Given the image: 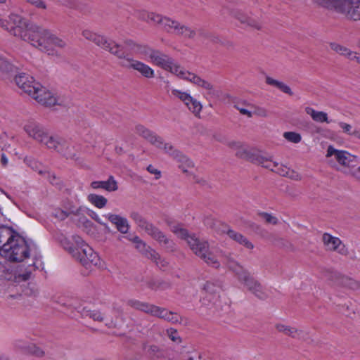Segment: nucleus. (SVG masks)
<instances>
[{
	"label": "nucleus",
	"mask_w": 360,
	"mask_h": 360,
	"mask_svg": "<svg viewBox=\"0 0 360 360\" xmlns=\"http://www.w3.org/2000/svg\"><path fill=\"white\" fill-rule=\"evenodd\" d=\"M199 34L201 35L202 37L206 38V39H210V41L214 42V43H218L219 42V38L217 37V36H215L211 33H209V32H205L202 30H199Z\"/></svg>",
	"instance_id": "obj_56"
},
{
	"label": "nucleus",
	"mask_w": 360,
	"mask_h": 360,
	"mask_svg": "<svg viewBox=\"0 0 360 360\" xmlns=\"http://www.w3.org/2000/svg\"><path fill=\"white\" fill-rule=\"evenodd\" d=\"M118 60L119 65L123 68L136 70L143 77L148 79L153 78L155 77V72L149 65L134 59L124 51Z\"/></svg>",
	"instance_id": "obj_13"
},
{
	"label": "nucleus",
	"mask_w": 360,
	"mask_h": 360,
	"mask_svg": "<svg viewBox=\"0 0 360 360\" xmlns=\"http://www.w3.org/2000/svg\"><path fill=\"white\" fill-rule=\"evenodd\" d=\"M322 240L326 249L330 251H335L339 245H340V239L334 237L329 233H325L323 235Z\"/></svg>",
	"instance_id": "obj_32"
},
{
	"label": "nucleus",
	"mask_w": 360,
	"mask_h": 360,
	"mask_svg": "<svg viewBox=\"0 0 360 360\" xmlns=\"http://www.w3.org/2000/svg\"><path fill=\"white\" fill-rule=\"evenodd\" d=\"M146 302H141L136 299H129L127 301V305L139 311H142Z\"/></svg>",
	"instance_id": "obj_53"
},
{
	"label": "nucleus",
	"mask_w": 360,
	"mask_h": 360,
	"mask_svg": "<svg viewBox=\"0 0 360 360\" xmlns=\"http://www.w3.org/2000/svg\"><path fill=\"white\" fill-rule=\"evenodd\" d=\"M158 318L163 319L173 323H181L182 317L176 313L168 311L167 309L160 307Z\"/></svg>",
	"instance_id": "obj_30"
},
{
	"label": "nucleus",
	"mask_w": 360,
	"mask_h": 360,
	"mask_svg": "<svg viewBox=\"0 0 360 360\" xmlns=\"http://www.w3.org/2000/svg\"><path fill=\"white\" fill-rule=\"evenodd\" d=\"M220 288L221 283L219 282H206L203 286L204 295L200 300L202 304L207 307L211 304H214L219 298Z\"/></svg>",
	"instance_id": "obj_16"
},
{
	"label": "nucleus",
	"mask_w": 360,
	"mask_h": 360,
	"mask_svg": "<svg viewBox=\"0 0 360 360\" xmlns=\"http://www.w3.org/2000/svg\"><path fill=\"white\" fill-rule=\"evenodd\" d=\"M236 155L237 157L250 161L251 162L261 165L265 168L274 171V167L278 166V163L273 162L271 156L265 155L260 152L250 150L248 147L243 143L240 147L236 150Z\"/></svg>",
	"instance_id": "obj_12"
},
{
	"label": "nucleus",
	"mask_w": 360,
	"mask_h": 360,
	"mask_svg": "<svg viewBox=\"0 0 360 360\" xmlns=\"http://www.w3.org/2000/svg\"><path fill=\"white\" fill-rule=\"evenodd\" d=\"M283 137L288 141L294 143H297L301 141L302 136L299 133L294 131H286L283 134Z\"/></svg>",
	"instance_id": "obj_47"
},
{
	"label": "nucleus",
	"mask_w": 360,
	"mask_h": 360,
	"mask_svg": "<svg viewBox=\"0 0 360 360\" xmlns=\"http://www.w3.org/2000/svg\"><path fill=\"white\" fill-rule=\"evenodd\" d=\"M237 278L238 280L244 285V286L249 292L255 285H256V283L258 282V281L256 280L246 269L238 275Z\"/></svg>",
	"instance_id": "obj_26"
},
{
	"label": "nucleus",
	"mask_w": 360,
	"mask_h": 360,
	"mask_svg": "<svg viewBox=\"0 0 360 360\" xmlns=\"http://www.w3.org/2000/svg\"><path fill=\"white\" fill-rule=\"evenodd\" d=\"M143 348L145 353L150 357L158 356L160 351L159 347L155 345H144Z\"/></svg>",
	"instance_id": "obj_48"
},
{
	"label": "nucleus",
	"mask_w": 360,
	"mask_h": 360,
	"mask_svg": "<svg viewBox=\"0 0 360 360\" xmlns=\"http://www.w3.org/2000/svg\"><path fill=\"white\" fill-rule=\"evenodd\" d=\"M82 316L89 317L94 321L102 322L104 320L103 314L98 310H91L87 307H84L81 311Z\"/></svg>",
	"instance_id": "obj_38"
},
{
	"label": "nucleus",
	"mask_w": 360,
	"mask_h": 360,
	"mask_svg": "<svg viewBox=\"0 0 360 360\" xmlns=\"http://www.w3.org/2000/svg\"><path fill=\"white\" fill-rule=\"evenodd\" d=\"M160 307L158 306L146 302L145 307H143V309L141 311L150 316L157 317L160 311Z\"/></svg>",
	"instance_id": "obj_46"
},
{
	"label": "nucleus",
	"mask_w": 360,
	"mask_h": 360,
	"mask_svg": "<svg viewBox=\"0 0 360 360\" xmlns=\"http://www.w3.org/2000/svg\"><path fill=\"white\" fill-rule=\"evenodd\" d=\"M266 83L269 85L273 86L281 90L282 92L287 94L290 96L293 95V93L289 86L282 82L274 79L271 77H266Z\"/></svg>",
	"instance_id": "obj_34"
},
{
	"label": "nucleus",
	"mask_w": 360,
	"mask_h": 360,
	"mask_svg": "<svg viewBox=\"0 0 360 360\" xmlns=\"http://www.w3.org/2000/svg\"><path fill=\"white\" fill-rule=\"evenodd\" d=\"M146 15L148 18H149V22H153L155 24H158L160 27H162L163 21L165 18V16L155 13H150V14H146Z\"/></svg>",
	"instance_id": "obj_50"
},
{
	"label": "nucleus",
	"mask_w": 360,
	"mask_h": 360,
	"mask_svg": "<svg viewBox=\"0 0 360 360\" xmlns=\"http://www.w3.org/2000/svg\"><path fill=\"white\" fill-rule=\"evenodd\" d=\"M146 302H141L136 299H129L127 301V305L139 311H142Z\"/></svg>",
	"instance_id": "obj_52"
},
{
	"label": "nucleus",
	"mask_w": 360,
	"mask_h": 360,
	"mask_svg": "<svg viewBox=\"0 0 360 360\" xmlns=\"http://www.w3.org/2000/svg\"><path fill=\"white\" fill-rule=\"evenodd\" d=\"M29 345L22 340H17L14 342V346L16 349H20L25 352H27V347Z\"/></svg>",
	"instance_id": "obj_57"
},
{
	"label": "nucleus",
	"mask_w": 360,
	"mask_h": 360,
	"mask_svg": "<svg viewBox=\"0 0 360 360\" xmlns=\"http://www.w3.org/2000/svg\"><path fill=\"white\" fill-rule=\"evenodd\" d=\"M70 214V212L62 210H56L53 215L56 218L60 219V220H64L66 219Z\"/></svg>",
	"instance_id": "obj_58"
},
{
	"label": "nucleus",
	"mask_w": 360,
	"mask_h": 360,
	"mask_svg": "<svg viewBox=\"0 0 360 360\" xmlns=\"http://www.w3.org/2000/svg\"><path fill=\"white\" fill-rule=\"evenodd\" d=\"M18 234L11 227L0 226V250L4 248L6 244H8L10 241H12L15 238V235Z\"/></svg>",
	"instance_id": "obj_24"
},
{
	"label": "nucleus",
	"mask_w": 360,
	"mask_h": 360,
	"mask_svg": "<svg viewBox=\"0 0 360 360\" xmlns=\"http://www.w3.org/2000/svg\"><path fill=\"white\" fill-rule=\"evenodd\" d=\"M94 189L102 188L107 191L112 192L118 189L117 181L112 176H110L107 181H95L91 183Z\"/></svg>",
	"instance_id": "obj_23"
},
{
	"label": "nucleus",
	"mask_w": 360,
	"mask_h": 360,
	"mask_svg": "<svg viewBox=\"0 0 360 360\" xmlns=\"http://www.w3.org/2000/svg\"><path fill=\"white\" fill-rule=\"evenodd\" d=\"M338 286L347 288L351 290H357L360 285L358 281L343 275Z\"/></svg>",
	"instance_id": "obj_40"
},
{
	"label": "nucleus",
	"mask_w": 360,
	"mask_h": 360,
	"mask_svg": "<svg viewBox=\"0 0 360 360\" xmlns=\"http://www.w3.org/2000/svg\"><path fill=\"white\" fill-rule=\"evenodd\" d=\"M160 141L161 143H155L154 146L159 149L163 150L165 153L176 160L181 152L176 149L171 143L165 142L162 137H160Z\"/></svg>",
	"instance_id": "obj_27"
},
{
	"label": "nucleus",
	"mask_w": 360,
	"mask_h": 360,
	"mask_svg": "<svg viewBox=\"0 0 360 360\" xmlns=\"http://www.w3.org/2000/svg\"><path fill=\"white\" fill-rule=\"evenodd\" d=\"M175 160L179 164V167L184 173L188 172V169L189 168H193L194 167L193 162L182 153H180Z\"/></svg>",
	"instance_id": "obj_37"
},
{
	"label": "nucleus",
	"mask_w": 360,
	"mask_h": 360,
	"mask_svg": "<svg viewBox=\"0 0 360 360\" xmlns=\"http://www.w3.org/2000/svg\"><path fill=\"white\" fill-rule=\"evenodd\" d=\"M323 276L327 280L331 281L333 285L337 286L338 285L343 276L340 273L333 271L332 269H326L323 272Z\"/></svg>",
	"instance_id": "obj_39"
},
{
	"label": "nucleus",
	"mask_w": 360,
	"mask_h": 360,
	"mask_svg": "<svg viewBox=\"0 0 360 360\" xmlns=\"http://www.w3.org/2000/svg\"><path fill=\"white\" fill-rule=\"evenodd\" d=\"M335 251H337L339 254L342 255H347L349 253L348 249L344 244H342V241H340V245L338 246Z\"/></svg>",
	"instance_id": "obj_63"
},
{
	"label": "nucleus",
	"mask_w": 360,
	"mask_h": 360,
	"mask_svg": "<svg viewBox=\"0 0 360 360\" xmlns=\"http://www.w3.org/2000/svg\"><path fill=\"white\" fill-rule=\"evenodd\" d=\"M36 269H38V266H36V262H34L32 264H29L24 271L20 270L18 273V277L22 278L23 281H27L30 278L32 271Z\"/></svg>",
	"instance_id": "obj_45"
},
{
	"label": "nucleus",
	"mask_w": 360,
	"mask_h": 360,
	"mask_svg": "<svg viewBox=\"0 0 360 360\" xmlns=\"http://www.w3.org/2000/svg\"><path fill=\"white\" fill-rule=\"evenodd\" d=\"M169 338L171 339V340H172L174 342H176V343L181 342V338L178 335V333L176 332V330L171 331L170 333L169 334Z\"/></svg>",
	"instance_id": "obj_62"
},
{
	"label": "nucleus",
	"mask_w": 360,
	"mask_h": 360,
	"mask_svg": "<svg viewBox=\"0 0 360 360\" xmlns=\"http://www.w3.org/2000/svg\"><path fill=\"white\" fill-rule=\"evenodd\" d=\"M130 218L141 229L143 230L149 236L156 240L161 246H163L167 251L175 250V243L169 238L166 234L153 223L148 221L138 212H131Z\"/></svg>",
	"instance_id": "obj_6"
},
{
	"label": "nucleus",
	"mask_w": 360,
	"mask_h": 360,
	"mask_svg": "<svg viewBox=\"0 0 360 360\" xmlns=\"http://www.w3.org/2000/svg\"><path fill=\"white\" fill-rule=\"evenodd\" d=\"M176 75H177L181 79L188 80L197 86H198V84L200 83V81L202 79L201 77L195 75L194 73L186 70L182 67L179 68Z\"/></svg>",
	"instance_id": "obj_35"
},
{
	"label": "nucleus",
	"mask_w": 360,
	"mask_h": 360,
	"mask_svg": "<svg viewBox=\"0 0 360 360\" xmlns=\"http://www.w3.org/2000/svg\"><path fill=\"white\" fill-rule=\"evenodd\" d=\"M88 200L98 208L104 207L108 202V200L103 195L96 194H89L87 197Z\"/></svg>",
	"instance_id": "obj_41"
},
{
	"label": "nucleus",
	"mask_w": 360,
	"mask_h": 360,
	"mask_svg": "<svg viewBox=\"0 0 360 360\" xmlns=\"http://www.w3.org/2000/svg\"><path fill=\"white\" fill-rule=\"evenodd\" d=\"M30 250L25 238L18 234L12 241L4 245L0 254L9 261L20 262L30 257Z\"/></svg>",
	"instance_id": "obj_9"
},
{
	"label": "nucleus",
	"mask_w": 360,
	"mask_h": 360,
	"mask_svg": "<svg viewBox=\"0 0 360 360\" xmlns=\"http://www.w3.org/2000/svg\"><path fill=\"white\" fill-rule=\"evenodd\" d=\"M24 161L27 166L31 167L33 170L38 172L39 174L43 175L46 173V171L41 169V165L35 159L32 158H25Z\"/></svg>",
	"instance_id": "obj_44"
},
{
	"label": "nucleus",
	"mask_w": 360,
	"mask_h": 360,
	"mask_svg": "<svg viewBox=\"0 0 360 360\" xmlns=\"http://www.w3.org/2000/svg\"><path fill=\"white\" fill-rule=\"evenodd\" d=\"M160 141L161 143H155L154 146L159 149L163 150L165 153L176 160L181 152L176 149L171 143L165 142L162 137H160Z\"/></svg>",
	"instance_id": "obj_29"
},
{
	"label": "nucleus",
	"mask_w": 360,
	"mask_h": 360,
	"mask_svg": "<svg viewBox=\"0 0 360 360\" xmlns=\"http://www.w3.org/2000/svg\"><path fill=\"white\" fill-rule=\"evenodd\" d=\"M82 34L86 39L93 41L103 50L115 55L118 59L124 52L123 47L120 44L89 30H83Z\"/></svg>",
	"instance_id": "obj_11"
},
{
	"label": "nucleus",
	"mask_w": 360,
	"mask_h": 360,
	"mask_svg": "<svg viewBox=\"0 0 360 360\" xmlns=\"http://www.w3.org/2000/svg\"><path fill=\"white\" fill-rule=\"evenodd\" d=\"M255 114L257 116L260 117H266L267 116V111L264 108L257 107L255 109V111L252 112V115Z\"/></svg>",
	"instance_id": "obj_64"
},
{
	"label": "nucleus",
	"mask_w": 360,
	"mask_h": 360,
	"mask_svg": "<svg viewBox=\"0 0 360 360\" xmlns=\"http://www.w3.org/2000/svg\"><path fill=\"white\" fill-rule=\"evenodd\" d=\"M24 130L30 137L46 148L56 151L67 158L71 156L68 142L62 137L50 134L45 127L39 123L30 122L24 126Z\"/></svg>",
	"instance_id": "obj_3"
},
{
	"label": "nucleus",
	"mask_w": 360,
	"mask_h": 360,
	"mask_svg": "<svg viewBox=\"0 0 360 360\" xmlns=\"http://www.w3.org/2000/svg\"><path fill=\"white\" fill-rule=\"evenodd\" d=\"M74 246L66 240L63 243L64 248L68 250L74 258L86 268L99 263V257L94 250L79 236H72Z\"/></svg>",
	"instance_id": "obj_4"
},
{
	"label": "nucleus",
	"mask_w": 360,
	"mask_h": 360,
	"mask_svg": "<svg viewBox=\"0 0 360 360\" xmlns=\"http://www.w3.org/2000/svg\"><path fill=\"white\" fill-rule=\"evenodd\" d=\"M0 26L11 34L30 42L33 46L49 55H58L52 49L54 46L64 49L67 42L61 38L51 33V32L37 25L30 23L22 16L11 13L8 19H1Z\"/></svg>",
	"instance_id": "obj_1"
},
{
	"label": "nucleus",
	"mask_w": 360,
	"mask_h": 360,
	"mask_svg": "<svg viewBox=\"0 0 360 360\" xmlns=\"http://www.w3.org/2000/svg\"><path fill=\"white\" fill-rule=\"evenodd\" d=\"M250 292L259 300H264L269 297L266 288H264L259 281L256 283V285H255L251 289Z\"/></svg>",
	"instance_id": "obj_42"
},
{
	"label": "nucleus",
	"mask_w": 360,
	"mask_h": 360,
	"mask_svg": "<svg viewBox=\"0 0 360 360\" xmlns=\"http://www.w3.org/2000/svg\"><path fill=\"white\" fill-rule=\"evenodd\" d=\"M130 218L141 229L143 230L149 236L156 240L161 246H163L167 251L175 250V243L169 238L166 234L153 223L148 221L138 212H131Z\"/></svg>",
	"instance_id": "obj_7"
},
{
	"label": "nucleus",
	"mask_w": 360,
	"mask_h": 360,
	"mask_svg": "<svg viewBox=\"0 0 360 360\" xmlns=\"http://www.w3.org/2000/svg\"><path fill=\"white\" fill-rule=\"evenodd\" d=\"M305 112L307 114L309 115L316 122L326 123L330 122V121L328 120L327 113L323 111H316L310 107H307L305 108Z\"/></svg>",
	"instance_id": "obj_33"
},
{
	"label": "nucleus",
	"mask_w": 360,
	"mask_h": 360,
	"mask_svg": "<svg viewBox=\"0 0 360 360\" xmlns=\"http://www.w3.org/2000/svg\"><path fill=\"white\" fill-rule=\"evenodd\" d=\"M172 94L180 99L195 117H200V114L202 108L200 102L193 98L189 94L177 89H173Z\"/></svg>",
	"instance_id": "obj_17"
},
{
	"label": "nucleus",
	"mask_w": 360,
	"mask_h": 360,
	"mask_svg": "<svg viewBox=\"0 0 360 360\" xmlns=\"http://www.w3.org/2000/svg\"><path fill=\"white\" fill-rule=\"evenodd\" d=\"M135 131L137 134L147 140L152 145H155V143H161L160 142V136L156 134L153 131L146 128L143 125L138 124L135 127Z\"/></svg>",
	"instance_id": "obj_22"
},
{
	"label": "nucleus",
	"mask_w": 360,
	"mask_h": 360,
	"mask_svg": "<svg viewBox=\"0 0 360 360\" xmlns=\"http://www.w3.org/2000/svg\"><path fill=\"white\" fill-rule=\"evenodd\" d=\"M235 16L241 23L245 24L252 28L259 30L262 27V25L259 21H257L255 19L248 17L241 12H236Z\"/></svg>",
	"instance_id": "obj_31"
},
{
	"label": "nucleus",
	"mask_w": 360,
	"mask_h": 360,
	"mask_svg": "<svg viewBox=\"0 0 360 360\" xmlns=\"http://www.w3.org/2000/svg\"><path fill=\"white\" fill-rule=\"evenodd\" d=\"M112 224L115 225L118 231L121 233H127L129 229V225L126 218L117 214H108L104 215Z\"/></svg>",
	"instance_id": "obj_21"
},
{
	"label": "nucleus",
	"mask_w": 360,
	"mask_h": 360,
	"mask_svg": "<svg viewBox=\"0 0 360 360\" xmlns=\"http://www.w3.org/2000/svg\"><path fill=\"white\" fill-rule=\"evenodd\" d=\"M205 223V224L209 225L211 228L214 229L217 233L219 234L226 233L230 238L238 244L244 246L248 249H253L254 245L246 237L240 233L230 229L226 224L219 221H213L210 219H207Z\"/></svg>",
	"instance_id": "obj_14"
},
{
	"label": "nucleus",
	"mask_w": 360,
	"mask_h": 360,
	"mask_svg": "<svg viewBox=\"0 0 360 360\" xmlns=\"http://www.w3.org/2000/svg\"><path fill=\"white\" fill-rule=\"evenodd\" d=\"M326 157H333L334 159L342 167L353 169L357 163V158L346 150L335 149L333 146H329L327 149Z\"/></svg>",
	"instance_id": "obj_15"
},
{
	"label": "nucleus",
	"mask_w": 360,
	"mask_h": 360,
	"mask_svg": "<svg viewBox=\"0 0 360 360\" xmlns=\"http://www.w3.org/2000/svg\"><path fill=\"white\" fill-rule=\"evenodd\" d=\"M160 141L161 143H155L154 146L159 149L163 150L165 153L176 160L181 152L176 149L171 143L165 142L162 137H160Z\"/></svg>",
	"instance_id": "obj_28"
},
{
	"label": "nucleus",
	"mask_w": 360,
	"mask_h": 360,
	"mask_svg": "<svg viewBox=\"0 0 360 360\" xmlns=\"http://www.w3.org/2000/svg\"><path fill=\"white\" fill-rule=\"evenodd\" d=\"M176 20L169 18L168 17H165L163 24L162 25V29L165 30L166 32L171 33L173 30V27L174 26Z\"/></svg>",
	"instance_id": "obj_55"
},
{
	"label": "nucleus",
	"mask_w": 360,
	"mask_h": 360,
	"mask_svg": "<svg viewBox=\"0 0 360 360\" xmlns=\"http://www.w3.org/2000/svg\"><path fill=\"white\" fill-rule=\"evenodd\" d=\"M234 107L242 114L246 115L248 117H252V112L243 107L240 106V103H236L234 105Z\"/></svg>",
	"instance_id": "obj_60"
},
{
	"label": "nucleus",
	"mask_w": 360,
	"mask_h": 360,
	"mask_svg": "<svg viewBox=\"0 0 360 360\" xmlns=\"http://www.w3.org/2000/svg\"><path fill=\"white\" fill-rule=\"evenodd\" d=\"M258 215L262 219H264L265 222L267 224L276 225L278 222V219L269 213L261 212L258 213Z\"/></svg>",
	"instance_id": "obj_54"
},
{
	"label": "nucleus",
	"mask_w": 360,
	"mask_h": 360,
	"mask_svg": "<svg viewBox=\"0 0 360 360\" xmlns=\"http://www.w3.org/2000/svg\"><path fill=\"white\" fill-rule=\"evenodd\" d=\"M170 230L179 238L185 240L192 252L207 265L216 269L220 266L218 248L210 245L207 240L199 238L194 233L190 234L181 224L172 225Z\"/></svg>",
	"instance_id": "obj_2"
},
{
	"label": "nucleus",
	"mask_w": 360,
	"mask_h": 360,
	"mask_svg": "<svg viewBox=\"0 0 360 360\" xmlns=\"http://www.w3.org/2000/svg\"><path fill=\"white\" fill-rule=\"evenodd\" d=\"M27 353L34 355L37 357H43L45 355V352L34 344L29 345Z\"/></svg>",
	"instance_id": "obj_49"
},
{
	"label": "nucleus",
	"mask_w": 360,
	"mask_h": 360,
	"mask_svg": "<svg viewBox=\"0 0 360 360\" xmlns=\"http://www.w3.org/2000/svg\"><path fill=\"white\" fill-rule=\"evenodd\" d=\"M338 124H339L340 127L342 129L344 133H345L348 135L352 136V132H353V131H352V127L350 124L345 123V122H339Z\"/></svg>",
	"instance_id": "obj_59"
},
{
	"label": "nucleus",
	"mask_w": 360,
	"mask_h": 360,
	"mask_svg": "<svg viewBox=\"0 0 360 360\" xmlns=\"http://www.w3.org/2000/svg\"><path fill=\"white\" fill-rule=\"evenodd\" d=\"M130 218L141 229L143 230L149 236L156 240L161 246H163L167 251L175 250V243L169 238L166 234L153 223L148 221L138 212H131Z\"/></svg>",
	"instance_id": "obj_5"
},
{
	"label": "nucleus",
	"mask_w": 360,
	"mask_h": 360,
	"mask_svg": "<svg viewBox=\"0 0 360 360\" xmlns=\"http://www.w3.org/2000/svg\"><path fill=\"white\" fill-rule=\"evenodd\" d=\"M218 251V257L221 255L224 259V263L236 274V276L245 270V269L235 260L232 254L222 252L219 248Z\"/></svg>",
	"instance_id": "obj_20"
},
{
	"label": "nucleus",
	"mask_w": 360,
	"mask_h": 360,
	"mask_svg": "<svg viewBox=\"0 0 360 360\" xmlns=\"http://www.w3.org/2000/svg\"><path fill=\"white\" fill-rule=\"evenodd\" d=\"M330 49L334 51L335 52L339 53L340 55L345 56L347 58H349L351 56V54H352V51L349 49L348 48L339 44L338 43H330Z\"/></svg>",
	"instance_id": "obj_43"
},
{
	"label": "nucleus",
	"mask_w": 360,
	"mask_h": 360,
	"mask_svg": "<svg viewBox=\"0 0 360 360\" xmlns=\"http://www.w3.org/2000/svg\"><path fill=\"white\" fill-rule=\"evenodd\" d=\"M15 82L18 86L30 96L39 88V83L34 81V78L25 73H20L15 77Z\"/></svg>",
	"instance_id": "obj_19"
},
{
	"label": "nucleus",
	"mask_w": 360,
	"mask_h": 360,
	"mask_svg": "<svg viewBox=\"0 0 360 360\" xmlns=\"http://www.w3.org/2000/svg\"><path fill=\"white\" fill-rule=\"evenodd\" d=\"M144 53L146 58L153 65L172 74L176 75L181 68L180 65L173 58L160 50L146 49Z\"/></svg>",
	"instance_id": "obj_10"
},
{
	"label": "nucleus",
	"mask_w": 360,
	"mask_h": 360,
	"mask_svg": "<svg viewBox=\"0 0 360 360\" xmlns=\"http://www.w3.org/2000/svg\"><path fill=\"white\" fill-rule=\"evenodd\" d=\"M348 174L360 182V166L355 169H350Z\"/></svg>",
	"instance_id": "obj_61"
},
{
	"label": "nucleus",
	"mask_w": 360,
	"mask_h": 360,
	"mask_svg": "<svg viewBox=\"0 0 360 360\" xmlns=\"http://www.w3.org/2000/svg\"><path fill=\"white\" fill-rule=\"evenodd\" d=\"M276 328L278 331L283 333V334L290 336L293 338H299L302 331H299L295 328L290 327L284 324H277Z\"/></svg>",
	"instance_id": "obj_36"
},
{
	"label": "nucleus",
	"mask_w": 360,
	"mask_h": 360,
	"mask_svg": "<svg viewBox=\"0 0 360 360\" xmlns=\"http://www.w3.org/2000/svg\"><path fill=\"white\" fill-rule=\"evenodd\" d=\"M319 6L344 15L353 20H360V0H312Z\"/></svg>",
	"instance_id": "obj_8"
},
{
	"label": "nucleus",
	"mask_w": 360,
	"mask_h": 360,
	"mask_svg": "<svg viewBox=\"0 0 360 360\" xmlns=\"http://www.w3.org/2000/svg\"><path fill=\"white\" fill-rule=\"evenodd\" d=\"M171 33L188 39H193L196 34L194 30L178 21L176 22Z\"/></svg>",
	"instance_id": "obj_25"
},
{
	"label": "nucleus",
	"mask_w": 360,
	"mask_h": 360,
	"mask_svg": "<svg viewBox=\"0 0 360 360\" xmlns=\"http://www.w3.org/2000/svg\"><path fill=\"white\" fill-rule=\"evenodd\" d=\"M143 255L152 261L155 262L157 264H158V259H160V257L158 253L156 252V251L152 249L150 246L147 248V249L143 252Z\"/></svg>",
	"instance_id": "obj_51"
},
{
	"label": "nucleus",
	"mask_w": 360,
	"mask_h": 360,
	"mask_svg": "<svg viewBox=\"0 0 360 360\" xmlns=\"http://www.w3.org/2000/svg\"><path fill=\"white\" fill-rule=\"evenodd\" d=\"M32 97L39 103L45 106L51 107L57 104L60 105L61 103L59 98L56 96L53 93L46 90L41 84H39V88H38L37 91H34Z\"/></svg>",
	"instance_id": "obj_18"
}]
</instances>
